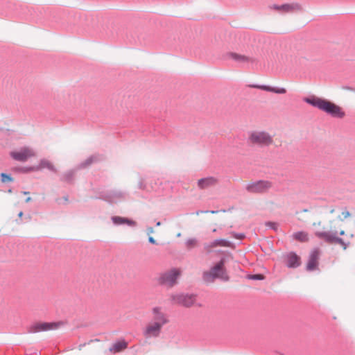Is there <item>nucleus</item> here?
<instances>
[{
	"label": "nucleus",
	"mask_w": 355,
	"mask_h": 355,
	"mask_svg": "<svg viewBox=\"0 0 355 355\" xmlns=\"http://www.w3.org/2000/svg\"><path fill=\"white\" fill-rule=\"evenodd\" d=\"M170 299L173 304L180 305L184 307H191L195 304L196 296L193 294L179 293L171 294Z\"/></svg>",
	"instance_id": "nucleus-6"
},
{
	"label": "nucleus",
	"mask_w": 355,
	"mask_h": 355,
	"mask_svg": "<svg viewBox=\"0 0 355 355\" xmlns=\"http://www.w3.org/2000/svg\"><path fill=\"white\" fill-rule=\"evenodd\" d=\"M320 252L318 250H314L310 254L309 259L306 266L307 270L311 271L316 269L318 266V261L319 259Z\"/></svg>",
	"instance_id": "nucleus-15"
},
{
	"label": "nucleus",
	"mask_w": 355,
	"mask_h": 355,
	"mask_svg": "<svg viewBox=\"0 0 355 355\" xmlns=\"http://www.w3.org/2000/svg\"><path fill=\"white\" fill-rule=\"evenodd\" d=\"M272 187V183L268 180H258L249 182L245 185V190L250 193H263Z\"/></svg>",
	"instance_id": "nucleus-7"
},
{
	"label": "nucleus",
	"mask_w": 355,
	"mask_h": 355,
	"mask_svg": "<svg viewBox=\"0 0 355 355\" xmlns=\"http://www.w3.org/2000/svg\"><path fill=\"white\" fill-rule=\"evenodd\" d=\"M180 236H181V234H180V233H178V234H177V236H178V237H180Z\"/></svg>",
	"instance_id": "nucleus-39"
},
{
	"label": "nucleus",
	"mask_w": 355,
	"mask_h": 355,
	"mask_svg": "<svg viewBox=\"0 0 355 355\" xmlns=\"http://www.w3.org/2000/svg\"><path fill=\"white\" fill-rule=\"evenodd\" d=\"M156 225H157V226H159V225H161V223L158 221V222L156 223Z\"/></svg>",
	"instance_id": "nucleus-37"
},
{
	"label": "nucleus",
	"mask_w": 355,
	"mask_h": 355,
	"mask_svg": "<svg viewBox=\"0 0 355 355\" xmlns=\"http://www.w3.org/2000/svg\"><path fill=\"white\" fill-rule=\"evenodd\" d=\"M204 212L207 213V212H208V211H198L196 212V214L198 215L199 214H200V213H204Z\"/></svg>",
	"instance_id": "nucleus-33"
},
{
	"label": "nucleus",
	"mask_w": 355,
	"mask_h": 355,
	"mask_svg": "<svg viewBox=\"0 0 355 355\" xmlns=\"http://www.w3.org/2000/svg\"><path fill=\"white\" fill-rule=\"evenodd\" d=\"M303 101L334 118L342 119L345 116L343 109L335 103L314 95L305 97Z\"/></svg>",
	"instance_id": "nucleus-2"
},
{
	"label": "nucleus",
	"mask_w": 355,
	"mask_h": 355,
	"mask_svg": "<svg viewBox=\"0 0 355 355\" xmlns=\"http://www.w3.org/2000/svg\"><path fill=\"white\" fill-rule=\"evenodd\" d=\"M44 168H47L49 171L55 172L56 169L53 164L46 159H42L40 160L39 164L37 166H31L28 168H25L23 169L24 172H30V171H38L42 170Z\"/></svg>",
	"instance_id": "nucleus-13"
},
{
	"label": "nucleus",
	"mask_w": 355,
	"mask_h": 355,
	"mask_svg": "<svg viewBox=\"0 0 355 355\" xmlns=\"http://www.w3.org/2000/svg\"><path fill=\"white\" fill-rule=\"evenodd\" d=\"M210 212H211V214H215V213H216L217 211H211Z\"/></svg>",
	"instance_id": "nucleus-38"
},
{
	"label": "nucleus",
	"mask_w": 355,
	"mask_h": 355,
	"mask_svg": "<svg viewBox=\"0 0 355 355\" xmlns=\"http://www.w3.org/2000/svg\"><path fill=\"white\" fill-rule=\"evenodd\" d=\"M248 279H254V280H262L264 279L263 275L258 274V275H248Z\"/></svg>",
	"instance_id": "nucleus-26"
},
{
	"label": "nucleus",
	"mask_w": 355,
	"mask_h": 355,
	"mask_svg": "<svg viewBox=\"0 0 355 355\" xmlns=\"http://www.w3.org/2000/svg\"><path fill=\"white\" fill-rule=\"evenodd\" d=\"M147 232L148 234L154 233V230L153 227H150L147 228Z\"/></svg>",
	"instance_id": "nucleus-31"
},
{
	"label": "nucleus",
	"mask_w": 355,
	"mask_h": 355,
	"mask_svg": "<svg viewBox=\"0 0 355 355\" xmlns=\"http://www.w3.org/2000/svg\"><path fill=\"white\" fill-rule=\"evenodd\" d=\"M128 347V343L125 340H121L114 343L110 347V352L113 354L120 352Z\"/></svg>",
	"instance_id": "nucleus-20"
},
{
	"label": "nucleus",
	"mask_w": 355,
	"mask_h": 355,
	"mask_svg": "<svg viewBox=\"0 0 355 355\" xmlns=\"http://www.w3.org/2000/svg\"><path fill=\"white\" fill-rule=\"evenodd\" d=\"M225 57L227 59H232L241 64H246L253 63L254 62V59L252 57L234 52L227 53L225 55Z\"/></svg>",
	"instance_id": "nucleus-12"
},
{
	"label": "nucleus",
	"mask_w": 355,
	"mask_h": 355,
	"mask_svg": "<svg viewBox=\"0 0 355 355\" xmlns=\"http://www.w3.org/2000/svg\"><path fill=\"white\" fill-rule=\"evenodd\" d=\"M96 160H97V157L96 155H92V156L89 157V158H87L86 159V161L82 164V166L83 167L87 166L90 165L91 164H92L93 162H96Z\"/></svg>",
	"instance_id": "nucleus-24"
},
{
	"label": "nucleus",
	"mask_w": 355,
	"mask_h": 355,
	"mask_svg": "<svg viewBox=\"0 0 355 355\" xmlns=\"http://www.w3.org/2000/svg\"><path fill=\"white\" fill-rule=\"evenodd\" d=\"M248 141L259 146H269L273 143V137L270 134L263 130H253L248 133Z\"/></svg>",
	"instance_id": "nucleus-4"
},
{
	"label": "nucleus",
	"mask_w": 355,
	"mask_h": 355,
	"mask_svg": "<svg viewBox=\"0 0 355 355\" xmlns=\"http://www.w3.org/2000/svg\"><path fill=\"white\" fill-rule=\"evenodd\" d=\"M151 314V320L142 328V334L146 339L159 338L163 327L169 322L168 315L162 306H153Z\"/></svg>",
	"instance_id": "nucleus-1"
},
{
	"label": "nucleus",
	"mask_w": 355,
	"mask_h": 355,
	"mask_svg": "<svg viewBox=\"0 0 355 355\" xmlns=\"http://www.w3.org/2000/svg\"><path fill=\"white\" fill-rule=\"evenodd\" d=\"M199 241L196 238H189L185 241V246L187 249H192L198 245Z\"/></svg>",
	"instance_id": "nucleus-23"
},
{
	"label": "nucleus",
	"mask_w": 355,
	"mask_h": 355,
	"mask_svg": "<svg viewBox=\"0 0 355 355\" xmlns=\"http://www.w3.org/2000/svg\"><path fill=\"white\" fill-rule=\"evenodd\" d=\"M148 241H149V242H150V243H152V244H155V243H156L155 240L152 236H150V237L148 238Z\"/></svg>",
	"instance_id": "nucleus-32"
},
{
	"label": "nucleus",
	"mask_w": 355,
	"mask_h": 355,
	"mask_svg": "<svg viewBox=\"0 0 355 355\" xmlns=\"http://www.w3.org/2000/svg\"><path fill=\"white\" fill-rule=\"evenodd\" d=\"M231 243L225 239H216L209 243H205L204 248L207 252H210L211 248H216L218 246L230 247Z\"/></svg>",
	"instance_id": "nucleus-16"
},
{
	"label": "nucleus",
	"mask_w": 355,
	"mask_h": 355,
	"mask_svg": "<svg viewBox=\"0 0 355 355\" xmlns=\"http://www.w3.org/2000/svg\"><path fill=\"white\" fill-rule=\"evenodd\" d=\"M12 192V190L11 189H9L8 190V193H11Z\"/></svg>",
	"instance_id": "nucleus-40"
},
{
	"label": "nucleus",
	"mask_w": 355,
	"mask_h": 355,
	"mask_svg": "<svg viewBox=\"0 0 355 355\" xmlns=\"http://www.w3.org/2000/svg\"><path fill=\"white\" fill-rule=\"evenodd\" d=\"M233 236L236 239H241L243 237V234H233Z\"/></svg>",
	"instance_id": "nucleus-30"
},
{
	"label": "nucleus",
	"mask_w": 355,
	"mask_h": 355,
	"mask_svg": "<svg viewBox=\"0 0 355 355\" xmlns=\"http://www.w3.org/2000/svg\"><path fill=\"white\" fill-rule=\"evenodd\" d=\"M266 226L276 231L278 229L279 225L277 223L269 221L266 223Z\"/></svg>",
	"instance_id": "nucleus-25"
},
{
	"label": "nucleus",
	"mask_w": 355,
	"mask_h": 355,
	"mask_svg": "<svg viewBox=\"0 0 355 355\" xmlns=\"http://www.w3.org/2000/svg\"><path fill=\"white\" fill-rule=\"evenodd\" d=\"M342 215L343 216L344 218H347L349 217L351 214L348 211L345 210L342 212Z\"/></svg>",
	"instance_id": "nucleus-29"
},
{
	"label": "nucleus",
	"mask_w": 355,
	"mask_h": 355,
	"mask_svg": "<svg viewBox=\"0 0 355 355\" xmlns=\"http://www.w3.org/2000/svg\"><path fill=\"white\" fill-rule=\"evenodd\" d=\"M31 200V197H28L26 199V202H30Z\"/></svg>",
	"instance_id": "nucleus-34"
},
{
	"label": "nucleus",
	"mask_w": 355,
	"mask_h": 355,
	"mask_svg": "<svg viewBox=\"0 0 355 355\" xmlns=\"http://www.w3.org/2000/svg\"><path fill=\"white\" fill-rule=\"evenodd\" d=\"M139 188L142 190H145L146 189V186L144 183V180L143 179H141L139 182Z\"/></svg>",
	"instance_id": "nucleus-28"
},
{
	"label": "nucleus",
	"mask_w": 355,
	"mask_h": 355,
	"mask_svg": "<svg viewBox=\"0 0 355 355\" xmlns=\"http://www.w3.org/2000/svg\"><path fill=\"white\" fill-rule=\"evenodd\" d=\"M218 183V179L215 177H206L198 181V187L200 189H206L215 186Z\"/></svg>",
	"instance_id": "nucleus-14"
},
{
	"label": "nucleus",
	"mask_w": 355,
	"mask_h": 355,
	"mask_svg": "<svg viewBox=\"0 0 355 355\" xmlns=\"http://www.w3.org/2000/svg\"><path fill=\"white\" fill-rule=\"evenodd\" d=\"M225 260L222 258L220 261L216 263L209 270L203 274V279L207 282H212L216 279H220L223 281H227L229 277L224 268Z\"/></svg>",
	"instance_id": "nucleus-3"
},
{
	"label": "nucleus",
	"mask_w": 355,
	"mask_h": 355,
	"mask_svg": "<svg viewBox=\"0 0 355 355\" xmlns=\"http://www.w3.org/2000/svg\"><path fill=\"white\" fill-rule=\"evenodd\" d=\"M269 9L276 10L279 13L286 14L302 10V6L298 3H284L282 5L272 4L268 6Z\"/></svg>",
	"instance_id": "nucleus-10"
},
{
	"label": "nucleus",
	"mask_w": 355,
	"mask_h": 355,
	"mask_svg": "<svg viewBox=\"0 0 355 355\" xmlns=\"http://www.w3.org/2000/svg\"><path fill=\"white\" fill-rule=\"evenodd\" d=\"M250 87H253V88L260 89L261 90L266 91V92H273L275 94H284L286 93V89L283 87H273L271 86L264 85H250Z\"/></svg>",
	"instance_id": "nucleus-17"
},
{
	"label": "nucleus",
	"mask_w": 355,
	"mask_h": 355,
	"mask_svg": "<svg viewBox=\"0 0 355 355\" xmlns=\"http://www.w3.org/2000/svg\"><path fill=\"white\" fill-rule=\"evenodd\" d=\"M345 234V231L342 230L340 232V235H344Z\"/></svg>",
	"instance_id": "nucleus-36"
},
{
	"label": "nucleus",
	"mask_w": 355,
	"mask_h": 355,
	"mask_svg": "<svg viewBox=\"0 0 355 355\" xmlns=\"http://www.w3.org/2000/svg\"><path fill=\"white\" fill-rule=\"evenodd\" d=\"M181 274L182 270L180 268H173L160 274L158 282L162 285L173 287L177 284Z\"/></svg>",
	"instance_id": "nucleus-5"
},
{
	"label": "nucleus",
	"mask_w": 355,
	"mask_h": 355,
	"mask_svg": "<svg viewBox=\"0 0 355 355\" xmlns=\"http://www.w3.org/2000/svg\"><path fill=\"white\" fill-rule=\"evenodd\" d=\"M61 322H37L31 325L28 329L29 333H37L58 329Z\"/></svg>",
	"instance_id": "nucleus-11"
},
{
	"label": "nucleus",
	"mask_w": 355,
	"mask_h": 355,
	"mask_svg": "<svg viewBox=\"0 0 355 355\" xmlns=\"http://www.w3.org/2000/svg\"><path fill=\"white\" fill-rule=\"evenodd\" d=\"M19 217H21L23 216V212L20 211L18 214Z\"/></svg>",
	"instance_id": "nucleus-35"
},
{
	"label": "nucleus",
	"mask_w": 355,
	"mask_h": 355,
	"mask_svg": "<svg viewBox=\"0 0 355 355\" xmlns=\"http://www.w3.org/2000/svg\"><path fill=\"white\" fill-rule=\"evenodd\" d=\"M294 239L300 242H306L309 241V234L305 232H297L293 234Z\"/></svg>",
	"instance_id": "nucleus-22"
},
{
	"label": "nucleus",
	"mask_w": 355,
	"mask_h": 355,
	"mask_svg": "<svg viewBox=\"0 0 355 355\" xmlns=\"http://www.w3.org/2000/svg\"><path fill=\"white\" fill-rule=\"evenodd\" d=\"M125 198V193L119 191H114L110 192L109 196L107 197V200L110 202H116L119 200L124 199Z\"/></svg>",
	"instance_id": "nucleus-21"
},
{
	"label": "nucleus",
	"mask_w": 355,
	"mask_h": 355,
	"mask_svg": "<svg viewBox=\"0 0 355 355\" xmlns=\"http://www.w3.org/2000/svg\"><path fill=\"white\" fill-rule=\"evenodd\" d=\"M286 264L289 268H296L300 265V258L294 252L286 255Z\"/></svg>",
	"instance_id": "nucleus-18"
},
{
	"label": "nucleus",
	"mask_w": 355,
	"mask_h": 355,
	"mask_svg": "<svg viewBox=\"0 0 355 355\" xmlns=\"http://www.w3.org/2000/svg\"><path fill=\"white\" fill-rule=\"evenodd\" d=\"M315 235L318 238L320 239H323L325 242L329 243H337L341 245L343 248L345 250L347 247V245L343 241V240L337 236L336 232H322V231H315Z\"/></svg>",
	"instance_id": "nucleus-9"
},
{
	"label": "nucleus",
	"mask_w": 355,
	"mask_h": 355,
	"mask_svg": "<svg viewBox=\"0 0 355 355\" xmlns=\"http://www.w3.org/2000/svg\"><path fill=\"white\" fill-rule=\"evenodd\" d=\"M1 181L3 182L12 181V178L10 175H6V173H1Z\"/></svg>",
	"instance_id": "nucleus-27"
},
{
	"label": "nucleus",
	"mask_w": 355,
	"mask_h": 355,
	"mask_svg": "<svg viewBox=\"0 0 355 355\" xmlns=\"http://www.w3.org/2000/svg\"><path fill=\"white\" fill-rule=\"evenodd\" d=\"M112 220L113 223L116 225H120L126 224L128 226L135 227L137 225V223L132 220L128 219L127 218H123L121 216H113L112 217Z\"/></svg>",
	"instance_id": "nucleus-19"
},
{
	"label": "nucleus",
	"mask_w": 355,
	"mask_h": 355,
	"mask_svg": "<svg viewBox=\"0 0 355 355\" xmlns=\"http://www.w3.org/2000/svg\"><path fill=\"white\" fill-rule=\"evenodd\" d=\"M10 155L15 161L25 162L29 158L36 156V153L32 148L24 146L12 150Z\"/></svg>",
	"instance_id": "nucleus-8"
}]
</instances>
